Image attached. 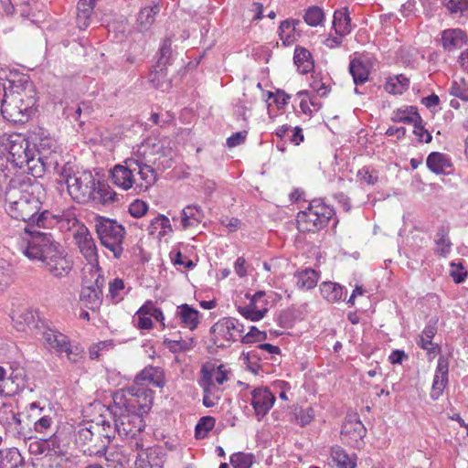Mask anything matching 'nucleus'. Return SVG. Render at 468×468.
<instances>
[{
    "label": "nucleus",
    "mask_w": 468,
    "mask_h": 468,
    "mask_svg": "<svg viewBox=\"0 0 468 468\" xmlns=\"http://www.w3.org/2000/svg\"><path fill=\"white\" fill-rule=\"evenodd\" d=\"M32 186L31 179L15 178L10 181V188L5 192V210L11 218L27 223L25 229L21 250L31 261H37L55 277H62L72 269V261L66 256L62 246L50 233L32 229L35 227L49 229L55 223L67 220L75 225L78 219L73 216H54L48 210L39 212L41 202L37 197L27 190Z\"/></svg>",
    "instance_id": "f257e3e1"
},
{
    "label": "nucleus",
    "mask_w": 468,
    "mask_h": 468,
    "mask_svg": "<svg viewBox=\"0 0 468 468\" xmlns=\"http://www.w3.org/2000/svg\"><path fill=\"white\" fill-rule=\"evenodd\" d=\"M58 183L65 184L69 197L79 204L106 205L117 200V194L108 184L97 180L90 171L76 172L69 163L59 171Z\"/></svg>",
    "instance_id": "f03ea898"
},
{
    "label": "nucleus",
    "mask_w": 468,
    "mask_h": 468,
    "mask_svg": "<svg viewBox=\"0 0 468 468\" xmlns=\"http://www.w3.org/2000/svg\"><path fill=\"white\" fill-rule=\"evenodd\" d=\"M8 83L1 100V114L10 122L26 123L37 110L35 85L25 74H16Z\"/></svg>",
    "instance_id": "7ed1b4c3"
},
{
    "label": "nucleus",
    "mask_w": 468,
    "mask_h": 468,
    "mask_svg": "<svg viewBox=\"0 0 468 468\" xmlns=\"http://www.w3.org/2000/svg\"><path fill=\"white\" fill-rule=\"evenodd\" d=\"M7 142L8 156L6 159L0 157V170L5 177L8 176V173L4 169V163H10L14 168L27 167L28 174L35 178L44 175L46 165L41 163V157H37V151L32 147L29 135L25 137L21 134H12Z\"/></svg>",
    "instance_id": "20e7f679"
},
{
    "label": "nucleus",
    "mask_w": 468,
    "mask_h": 468,
    "mask_svg": "<svg viewBox=\"0 0 468 468\" xmlns=\"http://www.w3.org/2000/svg\"><path fill=\"white\" fill-rule=\"evenodd\" d=\"M114 408L123 411L133 412L144 416L152 408V390L143 388L129 387L119 389L112 395Z\"/></svg>",
    "instance_id": "39448f33"
},
{
    "label": "nucleus",
    "mask_w": 468,
    "mask_h": 468,
    "mask_svg": "<svg viewBox=\"0 0 468 468\" xmlns=\"http://www.w3.org/2000/svg\"><path fill=\"white\" fill-rule=\"evenodd\" d=\"M96 231L101 244L112 251L115 259H120L122 252V242L125 229L114 219L99 217L96 223Z\"/></svg>",
    "instance_id": "423d86ee"
},
{
    "label": "nucleus",
    "mask_w": 468,
    "mask_h": 468,
    "mask_svg": "<svg viewBox=\"0 0 468 468\" xmlns=\"http://www.w3.org/2000/svg\"><path fill=\"white\" fill-rule=\"evenodd\" d=\"M111 411L114 420L113 433L117 432L122 437L133 438L143 431L144 427L143 416L123 411L122 409L114 408V406H112Z\"/></svg>",
    "instance_id": "0eeeda50"
},
{
    "label": "nucleus",
    "mask_w": 468,
    "mask_h": 468,
    "mask_svg": "<svg viewBox=\"0 0 468 468\" xmlns=\"http://www.w3.org/2000/svg\"><path fill=\"white\" fill-rule=\"evenodd\" d=\"M42 337L48 348L57 353H66L68 358H72L70 355L76 356L82 352L80 347L72 346L69 337L55 328L47 326L42 333Z\"/></svg>",
    "instance_id": "6e6552de"
},
{
    "label": "nucleus",
    "mask_w": 468,
    "mask_h": 468,
    "mask_svg": "<svg viewBox=\"0 0 468 468\" xmlns=\"http://www.w3.org/2000/svg\"><path fill=\"white\" fill-rule=\"evenodd\" d=\"M42 337L48 348L57 353H66L68 358H72L70 355L76 356L82 352L80 347L72 346L69 337L55 328L47 326L42 333Z\"/></svg>",
    "instance_id": "1a4fd4ad"
},
{
    "label": "nucleus",
    "mask_w": 468,
    "mask_h": 468,
    "mask_svg": "<svg viewBox=\"0 0 468 468\" xmlns=\"http://www.w3.org/2000/svg\"><path fill=\"white\" fill-rule=\"evenodd\" d=\"M242 335L244 333V325L238 319L233 317H224L214 324L210 328V333L215 335L211 341L218 347H224L225 345L218 344V338L221 337L227 341H236L234 333Z\"/></svg>",
    "instance_id": "9d476101"
},
{
    "label": "nucleus",
    "mask_w": 468,
    "mask_h": 468,
    "mask_svg": "<svg viewBox=\"0 0 468 468\" xmlns=\"http://www.w3.org/2000/svg\"><path fill=\"white\" fill-rule=\"evenodd\" d=\"M28 451L33 455L46 454V456L62 457L66 452L60 446V440L56 433L47 439L31 441Z\"/></svg>",
    "instance_id": "9b49d317"
},
{
    "label": "nucleus",
    "mask_w": 468,
    "mask_h": 468,
    "mask_svg": "<svg viewBox=\"0 0 468 468\" xmlns=\"http://www.w3.org/2000/svg\"><path fill=\"white\" fill-rule=\"evenodd\" d=\"M32 147L36 149L37 157H41V163L46 165V169L49 165L48 164V154L55 148V141L42 128H37L29 133Z\"/></svg>",
    "instance_id": "f8f14e48"
},
{
    "label": "nucleus",
    "mask_w": 468,
    "mask_h": 468,
    "mask_svg": "<svg viewBox=\"0 0 468 468\" xmlns=\"http://www.w3.org/2000/svg\"><path fill=\"white\" fill-rule=\"evenodd\" d=\"M275 401V396L269 388H257L251 392L250 405L253 407L258 420L265 417Z\"/></svg>",
    "instance_id": "ddd939ff"
},
{
    "label": "nucleus",
    "mask_w": 468,
    "mask_h": 468,
    "mask_svg": "<svg viewBox=\"0 0 468 468\" xmlns=\"http://www.w3.org/2000/svg\"><path fill=\"white\" fill-rule=\"evenodd\" d=\"M74 239L81 254L91 264H98L97 248L91 234L84 225L79 226Z\"/></svg>",
    "instance_id": "4468645a"
},
{
    "label": "nucleus",
    "mask_w": 468,
    "mask_h": 468,
    "mask_svg": "<svg viewBox=\"0 0 468 468\" xmlns=\"http://www.w3.org/2000/svg\"><path fill=\"white\" fill-rule=\"evenodd\" d=\"M408 112L410 114H412V117H403L401 116V112L397 113L393 118L394 122H403L407 124H413L414 130L413 133L418 137V141L420 143L429 144L432 140V135L426 130L422 125V118L418 112V109L415 106L408 107Z\"/></svg>",
    "instance_id": "2eb2a0df"
},
{
    "label": "nucleus",
    "mask_w": 468,
    "mask_h": 468,
    "mask_svg": "<svg viewBox=\"0 0 468 468\" xmlns=\"http://www.w3.org/2000/svg\"><path fill=\"white\" fill-rule=\"evenodd\" d=\"M172 43L171 40L165 38L159 49V58L156 64L154 66V71L150 74V81L156 86L159 84L161 79L166 77V67L171 65L172 60Z\"/></svg>",
    "instance_id": "dca6fc26"
},
{
    "label": "nucleus",
    "mask_w": 468,
    "mask_h": 468,
    "mask_svg": "<svg viewBox=\"0 0 468 468\" xmlns=\"http://www.w3.org/2000/svg\"><path fill=\"white\" fill-rule=\"evenodd\" d=\"M4 384H0V396L10 397L20 390H23L27 386V379L25 369L22 367L13 368Z\"/></svg>",
    "instance_id": "f3484780"
},
{
    "label": "nucleus",
    "mask_w": 468,
    "mask_h": 468,
    "mask_svg": "<svg viewBox=\"0 0 468 468\" xmlns=\"http://www.w3.org/2000/svg\"><path fill=\"white\" fill-rule=\"evenodd\" d=\"M448 373L449 361L445 356H441L438 359L431 390L430 393L431 399L437 400L442 395L444 388L448 385Z\"/></svg>",
    "instance_id": "a211bd4d"
},
{
    "label": "nucleus",
    "mask_w": 468,
    "mask_h": 468,
    "mask_svg": "<svg viewBox=\"0 0 468 468\" xmlns=\"http://www.w3.org/2000/svg\"><path fill=\"white\" fill-rule=\"evenodd\" d=\"M324 215L315 214L312 208L301 211L297 215L298 229L303 232H314L324 229L328 222L325 221Z\"/></svg>",
    "instance_id": "6ab92c4d"
},
{
    "label": "nucleus",
    "mask_w": 468,
    "mask_h": 468,
    "mask_svg": "<svg viewBox=\"0 0 468 468\" xmlns=\"http://www.w3.org/2000/svg\"><path fill=\"white\" fill-rule=\"evenodd\" d=\"M372 64L365 56H355L349 63L348 70L354 83L358 86L368 80Z\"/></svg>",
    "instance_id": "aec40b11"
},
{
    "label": "nucleus",
    "mask_w": 468,
    "mask_h": 468,
    "mask_svg": "<svg viewBox=\"0 0 468 468\" xmlns=\"http://www.w3.org/2000/svg\"><path fill=\"white\" fill-rule=\"evenodd\" d=\"M145 382L156 388H164L165 385V371L159 367L148 366L141 370L134 378V383L138 386Z\"/></svg>",
    "instance_id": "412c9836"
},
{
    "label": "nucleus",
    "mask_w": 468,
    "mask_h": 468,
    "mask_svg": "<svg viewBox=\"0 0 468 468\" xmlns=\"http://www.w3.org/2000/svg\"><path fill=\"white\" fill-rule=\"evenodd\" d=\"M5 434L15 439H23V440H31L32 437L28 436L31 432L29 428L24 424L23 420L20 419V413H13L11 412L10 417H6V421L5 423Z\"/></svg>",
    "instance_id": "4be33fe9"
},
{
    "label": "nucleus",
    "mask_w": 468,
    "mask_h": 468,
    "mask_svg": "<svg viewBox=\"0 0 468 468\" xmlns=\"http://www.w3.org/2000/svg\"><path fill=\"white\" fill-rule=\"evenodd\" d=\"M367 434V429L357 415L347 416L343 423L341 435L357 442Z\"/></svg>",
    "instance_id": "5701e85b"
},
{
    "label": "nucleus",
    "mask_w": 468,
    "mask_h": 468,
    "mask_svg": "<svg viewBox=\"0 0 468 468\" xmlns=\"http://www.w3.org/2000/svg\"><path fill=\"white\" fill-rule=\"evenodd\" d=\"M466 43V33L461 28H450L441 32V46L446 51L461 48Z\"/></svg>",
    "instance_id": "b1692460"
},
{
    "label": "nucleus",
    "mask_w": 468,
    "mask_h": 468,
    "mask_svg": "<svg viewBox=\"0 0 468 468\" xmlns=\"http://www.w3.org/2000/svg\"><path fill=\"white\" fill-rule=\"evenodd\" d=\"M427 167L436 175H449L452 167L451 159L440 152H431L426 159Z\"/></svg>",
    "instance_id": "393cba45"
},
{
    "label": "nucleus",
    "mask_w": 468,
    "mask_h": 468,
    "mask_svg": "<svg viewBox=\"0 0 468 468\" xmlns=\"http://www.w3.org/2000/svg\"><path fill=\"white\" fill-rule=\"evenodd\" d=\"M154 154L164 157L163 161L157 163V159L154 161V165H157V169L162 171L165 168H170L173 165L172 153L173 148L171 146V141L167 138H163L158 141L157 144L153 145Z\"/></svg>",
    "instance_id": "a878e982"
},
{
    "label": "nucleus",
    "mask_w": 468,
    "mask_h": 468,
    "mask_svg": "<svg viewBox=\"0 0 468 468\" xmlns=\"http://www.w3.org/2000/svg\"><path fill=\"white\" fill-rule=\"evenodd\" d=\"M86 283H88V279L87 277H84L80 298L85 303L87 308L94 311L98 309L102 303V291H96L93 287H90Z\"/></svg>",
    "instance_id": "bb28decb"
},
{
    "label": "nucleus",
    "mask_w": 468,
    "mask_h": 468,
    "mask_svg": "<svg viewBox=\"0 0 468 468\" xmlns=\"http://www.w3.org/2000/svg\"><path fill=\"white\" fill-rule=\"evenodd\" d=\"M293 62L301 74H307L314 68V61L311 52L303 47L297 46L295 48Z\"/></svg>",
    "instance_id": "cd10ccee"
},
{
    "label": "nucleus",
    "mask_w": 468,
    "mask_h": 468,
    "mask_svg": "<svg viewBox=\"0 0 468 468\" xmlns=\"http://www.w3.org/2000/svg\"><path fill=\"white\" fill-rule=\"evenodd\" d=\"M112 181L115 186L124 190L130 189L136 183L133 179V175L122 165H116L113 167L112 170Z\"/></svg>",
    "instance_id": "c85d7f7f"
},
{
    "label": "nucleus",
    "mask_w": 468,
    "mask_h": 468,
    "mask_svg": "<svg viewBox=\"0 0 468 468\" xmlns=\"http://www.w3.org/2000/svg\"><path fill=\"white\" fill-rule=\"evenodd\" d=\"M178 309L176 315L181 323L190 330H195L199 324V312L187 303L181 304Z\"/></svg>",
    "instance_id": "c756f323"
},
{
    "label": "nucleus",
    "mask_w": 468,
    "mask_h": 468,
    "mask_svg": "<svg viewBox=\"0 0 468 468\" xmlns=\"http://www.w3.org/2000/svg\"><path fill=\"white\" fill-rule=\"evenodd\" d=\"M351 18L347 7L336 10L334 14L333 27L338 36L346 35L350 32Z\"/></svg>",
    "instance_id": "7c9ffc66"
},
{
    "label": "nucleus",
    "mask_w": 468,
    "mask_h": 468,
    "mask_svg": "<svg viewBox=\"0 0 468 468\" xmlns=\"http://www.w3.org/2000/svg\"><path fill=\"white\" fill-rule=\"evenodd\" d=\"M157 168L154 169L152 165H144L138 171V175L142 179V183H135L134 189L138 192L146 191L151 186H153L157 180L156 175Z\"/></svg>",
    "instance_id": "2f4dec72"
},
{
    "label": "nucleus",
    "mask_w": 468,
    "mask_h": 468,
    "mask_svg": "<svg viewBox=\"0 0 468 468\" xmlns=\"http://www.w3.org/2000/svg\"><path fill=\"white\" fill-rule=\"evenodd\" d=\"M160 11V7L154 5L151 7L141 9L137 16V27L141 32L147 31L154 22L155 15Z\"/></svg>",
    "instance_id": "473e14b6"
},
{
    "label": "nucleus",
    "mask_w": 468,
    "mask_h": 468,
    "mask_svg": "<svg viewBox=\"0 0 468 468\" xmlns=\"http://www.w3.org/2000/svg\"><path fill=\"white\" fill-rule=\"evenodd\" d=\"M321 294L330 303H335L342 299L344 289L335 282H324L320 285Z\"/></svg>",
    "instance_id": "72a5a7b5"
},
{
    "label": "nucleus",
    "mask_w": 468,
    "mask_h": 468,
    "mask_svg": "<svg viewBox=\"0 0 468 468\" xmlns=\"http://www.w3.org/2000/svg\"><path fill=\"white\" fill-rule=\"evenodd\" d=\"M163 344L166 348L169 349L170 352L180 353L193 349L196 341L194 337H189L186 339L180 337L179 339L175 340L165 338Z\"/></svg>",
    "instance_id": "f704fd0d"
},
{
    "label": "nucleus",
    "mask_w": 468,
    "mask_h": 468,
    "mask_svg": "<svg viewBox=\"0 0 468 468\" xmlns=\"http://www.w3.org/2000/svg\"><path fill=\"white\" fill-rule=\"evenodd\" d=\"M318 273L313 269H305L297 274V286L301 289L310 290L316 286Z\"/></svg>",
    "instance_id": "c9c22d12"
},
{
    "label": "nucleus",
    "mask_w": 468,
    "mask_h": 468,
    "mask_svg": "<svg viewBox=\"0 0 468 468\" xmlns=\"http://www.w3.org/2000/svg\"><path fill=\"white\" fill-rule=\"evenodd\" d=\"M21 461L22 456L16 448L0 450V465L14 467L17 466Z\"/></svg>",
    "instance_id": "e433bc0d"
},
{
    "label": "nucleus",
    "mask_w": 468,
    "mask_h": 468,
    "mask_svg": "<svg viewBox=\"0 0 468 468\" xmlns=\"http://www.w3.org/2000/svg\"><path fill=\"white\" fill-rule=\"evenodd\" d=\"M331 455L338 468H354L356 466L348 454L339 446L332 448Z\"/></svg>",
    "instance_id": "4c0bfd02"
},
{
    "label": "nucleus",
    "mask_w": 468,
    "mask_h": 468,
    "mask_svg": "<svg viewBox=\"0 0 468 468\" xmlns=\"http://www.w3.org/2000/svg\"><path fill=\"white\" fill-rule=\"evenodd\" d=\"M158 228H161L163 229V231L160 232V235L162 236L165 235L167 232H172L170 220L165 215H158L157 217L151 220L150 225L148 227L149 234H154Z\"/></svg>",
    "instance_id": "58836bf2"
},
{
    "label": "nucleus",
    "mask_w": 468,
    "mask_h": 468,
    "mask_svg": "<svg viewBox=\"0 0 468 468\" xmlns=\"http://www.w3.org/2000/svg\"><path fill=\"white\" fill-rule=\"evenodd\" d=\"M254 463L252 453L236 452L230 456V463L233 468H251Z\"/></svg>",
    "instance_id": "ea45409f"
},
{
    "label": "nucleus",
    "mask_w": 468,
    "mask_h": 468,
    "mask_svg": "<svg viewBox=\"0 0 468 468\" xmlns=\"http://www.w3.org/2000/svg\"><path fill=\"white\" fill-rule=\"evenodd\" d=\"M215 419L211 416H205L200 418L195 429V436L197 439L205 438L208 431L215 426Z\"/></svg>",
    "instance_id": "a19ab883"
},
{
    "label": "nucleus",
    "mask_w": 468,
    "mask_h": 468,
    "mask_svg": "<svg viewBox=\"0 0 468 468\" xmlns=\"http://www.w3.org/2000/svg\"><path fill=\"white\" fill-rule=\"evenodd\" d=\"M324 14L322 8L314 5L310 6L303 16L304 21L311 27H317L324 20Z\"/></svg>",
    "instance_id": "79ce46f5"
},
{
    "label": "nucleus",
    "mask_w": 468,
    "mask_h": 468,
    "mask_svg": "<svg viewBox=\"0 0 468 468\" xmlns=\"http://www.w3.org/2000/svg\"><path fill=\"white\" fill-rule=\"evenodd\" d=\"M308 207L312 208L315 214H319V216L321 215V218L324 215V217H326L325 221L327 222H329L335 214V210L331 207L325 205L321 199H314L311 201Z\"/></svg>",
    "instance_id": "37998d69"
},
{
    "label": "nucleus",
    "mask_w": 468,
    "mask_h": 468,
    "mask_svg": "<svg viewBox=\"0 0 468 468\" xmlns=\"http://www.w3.org/2000/svg\"><path fill=\"white\" fill-rule=\"evenodd\" d=\"M442 3L451 15L464 16L468 12V0H442Z\"/></svg>",
    "instance_id": "c03bdc74"
},
{
    "label": "nucleus",
    "mask_w": 468,
    "mask_h": 468,
    "mask_svg": "<svg viewBox=\"0 0 468 468\" xmlns=\"http://www.w3.org/2000/svg\"><path fill=\"white\" fill-rule=\"evenodd\" d=\"M450 94L460 98L461 100L468 101V82L464 79H461L459 81L453 80L449 90Z\"/></svg>",
    "instance_id": "a18cd8bd"
},
{
    "label": "nucleus",
    "mask_w": 468,
    "mask_h": 468,
    "mask_svg": "<svg viewBox=\"0 0 468 468\" xmlns=\"http://www.w3.org/2000/svg\"><path fill=\"white\" fill-rule=\"evenodd\" d=\"M13 270L4 260L0 261V293H2L12 282Z\"/></svg>",
    "instance_id": "49530a36"
},
{
    "label": "nucleus",
    "mask_w": 468,
    "mask_h": 468,
    "mask_svg": "<svg viewBox=\"0 0 468 468\" xmlns=\"http://www.w3.org/2000/svg\"><path fill=\"white\" fill-rule=\"evenodd\" d=\"M90 280H88L87 285L93 287L96 291H102V288L105 283V279L103 275L101 273V269L98 267L92 266L90 271Z\"/></svg>",
    "instance_id": "de8ad7c7"
},
{
    "label": "nucleus",
    "mask_w": 468,
    "mask_h": 468,
    "mask_svg": "<svg viewBox=\"0 0 468 468\" xmlns=\"http://www.w3.org/2000/svg\"><path fill=\"white\" fill-rule=\"evenodd\" d=\"M99 430H100L99 423L90 424L89 428L80 429L78 431L77 441L80 444L85 445L92 441L94 434Z\"/></svg>",
    "instance_id": "09e8293b"
},
{
    "label": "nucleus",
    "mask_w": 468,
    "mask_h": 468,
    "mask_svg": "<svg viewBox=\"0 0 468 468\" xmlns=\"http://www.w3.org/2000/svg\"><path fill=\"white\" fill-rule=\"evenodd\" d=\"M267 339V333L260 331L256 326L250 327V331L241 337L242 344H250L254 342H262Z\"/></svg>",
    "instance_id": "8fccbe9b"
},
{
    "label": "nucleus",
    "mask_w": 468,
    "mask_h": 468,
    "mask_svg": "<svg viewBox=\"0 0 468 468\" xmlns=\"http://www.w3.org/2000/svg\"><path fill=\"white\" fill-rule=\"evenodd\" d=\"M238 311L246 319L255 322V321H260L261 319H262L265 316V314H267L268 309L267 308H262V309L258 310V309H253V308H250V307H241V306H239L238 308Z\"/></svg>",
    "instance_id": "3c124183"
},
{
    "label": "nucleus",
    "mask_w": 468,
    "mask_h": 468,
    "mask_svg": "<svg viewBox=\"0 0 468 468\" xmlns=\"http://www.w3.org/2000/svg\"><path fill=\"white\" fill-rule=\"evenodd\" d=\"M114 343L112 340L101 341L97 344H93L89 348L90 358L97 359L100 356L101 352L112 349Z\"/></svg>",
    "instance_id": "603ef678"
},
{
    "label": "nucleus",
    "mask_w": 468,
    "mask_h": 468,
    "mask_svg": "<svg viewBox=\"0 0 468 468\" xmlns=\"http://www.w3.org/2000/svg\"><path fill=\"white\" fill-rule=\"evenodd\" d=\"M293 415L295 421L302 427H304L314 420V410L311 407L305 410L300 409L298 411L296 410Z\"/></svg>",
    "instance_id": "864d4df0"
},
{
    "label": "nucleus",
    "mask_w": 468,
    "mask_h": 468,
    "mask_svg": "<svg viewBox=\"0 0 468 468\" xmlns=\"http://www.w3.org/2000/svg\"><path fill=\"white\" fill-rule=\"evenodd\" d=\"M450 276L452 278L455 283H462L465 281L468 276V271L464 270L461 262L451 263Z\"/></svg>",
    "instance_id": "5fc2aeb1"
},
{
    "label": "nucleus",
    "mask_w": 468,
    "mask_h": 468,
    "mask_svg": "<svg viewBox=\"0 0 468 468\" xmlns=\"http://www.w3.org/2000/svg\"><path fill=\"white\" fill-rule=\"evenodd\" d=\"M148 210V205L143 201L136 199L129 207L130 214L136 218H142L146 214Z\"/></svg>",
    "instance_id": "6e6d98bb"
},
{
    "label": "nucleus",
    "mask_w": 468,
    "mask_h": 468,
    "mask_svg": "<svg viewBox=\"0 0 468 468\" xmlns=\"http://www.w3.org/2000/svg\"><path fill=\"white\" fill-rule=\"evenodd\" d=\"M294 322V313L293 310L288 308L281 312L278 319V323L282 328H291L293 325Z\"/></svg>",
    "instance_id": "4d7b16f0"
},
{
    "label": "nucleus",
    "mask_w": 468,
    "mask_h": 468,
    "mask_svg": "<svg viewBox=\"0 0 468 468\" xmlns=\"http://www.w3.org/2000/svg\"><path fill=\"white\" fill-rule=\"evenodd\" d=\"M100 430L96 431L99 436L103 437L107 440V444L111 441L112 438H114L115 433L112 432L114 426L112 427L109 421L102 420L101 423H99Z\"/></svg>",
    "instance_id": "13d9d810"
},
{
    "label": "nucleus",
    "mask_w": 468,
    "mask_h": 468,
    "mask_svg": "<svg viewBox=\"0 0 468 468\" xmlns=\"http://www.w3.org/2000/svg\"><path fill=\"white\" fill-rule=\"evenodd\" d=\"M124 289V282L120 278H115L109 284V292L112 300H115L116 303L119 301V292L120 291Z\"/></svg>",
    "instance_id": "bf43d9fd"
},
{
    "label": "nucleus",
    "mask_w": 468,
    "mask_h": 468,
    "mask_svg": "<svg viewBox=\"0 0 468 468\" xmlns=\"http://www.w3.org/2000/svg\"><path fill=\"white\" fill-rule=\"evenodd\" d=\"M435 244L439 247L435 252L442 257H446L452 250V243L450 239H435Z\"/></svg>",
    "instance_id": "052dcab7"
},
{
    "label": "nucleus",
    "mask_w": 468,
    "mask_h": 468,
    "mask_svg": "<svg viewBox=\"0 0 468 468\" xmlns=\"http://www.w3.org/2000/svg\"><path fill=\"white\" fill-rule=\"evenodd\" d=\"M144 454L146 455L147 463L151 468H162V460L158 457L156 450L149 449L146 452L139 454L140 459L143 458Z\"/></svg>",
    "instance_id": "680f3d73"
},
{
    "label": "nucleus",
    "mask_w": 468,
    "mask_h": 468,
    "mask_svg": "<svg viewBox=\"0 0 468 468\" xmlns=\"http://www.w3.org/2000/svg\"><path fill=\"white\" fill-rule=\"evenodd\" d=\"M247 133H248L247 131H241V132L233 133L231 136H229L227 139L228 147L233 148V147H236V146L243 144L246 140Z\"/></svg>",
    "instance_id": "e2e57ef3"
},
{
    "label": "nucleus",
    "mask_w": 468,
    "mask_h": 468,
    "mask_svg": "<svg viewBox=\"0 0 468 468\" xmlns=\"http://www.w3.org/2000/svg\"><path fill=\"white\" fill-rule=\"evenodd\" d=\"M417 344L422 348L428 351L429 354H436L439 353L441 348L439 345L433 344L432 340L430 339V342H427V338L424 337L423 335L420 336V340L417 341Z\"/></svg>",
    "instance_id": "0e129e2a"
},
{
    "label": "nucleus",
    "mask_w": 468,
    "mask_h": 468,
    "mask_svg": "<svg viewBox=\"0 0 468 468\" xmlns=\"http://www.w3.org/2000/svg\"><path fill=\"white\" fill-rule=\"evenodd\" d=\"M182 212L187 214L188 218H191L196 224L200 223L202 220L203 214L196 206H187Z\"/></svg>",
    "instance_id": "69168bd1"
},
{
    "label": "nucleus",
    "mask_w": 468,
    "mask_h": 468,
    "mask_svg": "<svg viewBox=\"0 0 468 468\" xmlns=\"http://www.w3.org/2000/svg\"><path fill=\"white\" fill-rule=\"evenodd\" d=\"M292 27V22L290 20H283L279 27V36L284 44H290L293 41V38L290 35L284 36L286 30Z\"/></svg>",
    "instance_id": "338daca9"
},
{
    "label": "nucleus",
    "mask_w": 468,
    "mask_h": 468,
    "mask_svg": "<svg viewBox=\"0 0 468 468\" xmlns=\"http://www.w3.org/2000/svg\"><path fill=\"white\" fill-rule=\"evenodd\" d=\"M52 420L50 417L43 416L34 423V430L37 432H43L51 425Z\"/></svg>",
    "instance_id": "774afa93"
}]
</instances>
